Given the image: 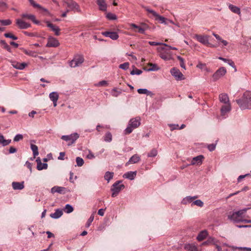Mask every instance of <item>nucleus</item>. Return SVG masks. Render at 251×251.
<instances>
[{"label":"nucleus","mask_w":251,"mask_h":251,"mask_svg":"<svg viewBox=\"0 0 251 251\" xmlns=\"http://www.w3.org/2000/svg\"><path fill=\"white\" fill-rule=\"evenodd\" d=\"M140 157L137 154H135L132 156L128 162L126 164V166H127L130 164H135L138 163L140 160Z\"/></svg>","instance_id":"17"},{"label":"nucleus","mask_w":251,"mask_h":251,"mask_svg":"<svg viewBox=\"0 0 251 251\" xmlns=\"http://www.w3.org/2000/svg\"><path fill=\"white\" fill-rule=\"evenodd\" d=\"M197 198H198L197 196H193V197H191V196L186 197L184 198V199H183V200L181 201V203L182 204L186 205L188 203H191V202H192L193 200L197 199Z\"/></svg>","instance_id":"25"},{"label":"nucleus","mask_w":251,"mask_h":251,"mask_svg":"<svg viewBox=\"0 0 251 251\" xmlns=\"http://www.w3.org/2000/svg\"><path fill=\"white\" fill-rule=\"evenodd\" d=\"M65 3L72 10H76L77 11H80L78 4L73 0H68L65 2Z\"/></svg>","instance_id":"11"},{"label":"nucleus","mask_w":251,"mask_h":251,"mask_svg":"<svg viewBox=\"0 0 251 251\" xmlns=\"http://www.w3.org/2000/svg\"><path fill=\"white\" fill-rule=\"evenodd\" d=\"M177 58L180 62V65L181 67L185 69V66L184 65V59L180 56H178Z\"/></svg>","instance_id":"59"},{"label":"nucleus","mask_w":251,"mask_h":251,"mask_svg":"<svg viewBox=\"0 0 251 251\" xmlns=\"http://www.w3.org/2000/svg\"><path fill=\"white\" fill-rule=\"evenodd\" d=\"M84 58L82 55L77 54L75 56L74 59L70 62L71 67H76L80 65L84 62Z\"/></svg>","instance_id":"6"},{"label":"nucleus","mask_w":251,"mask_h":251,"mask_svg":"<svg viewBox=\"0 0 251 251\" xmlns=\"http://www.w3.org/2000/svg\"><path fill=\"white\" fill-rule=\"evenodd\" d=\"M218 241L214 238L210 237L206 242L203 243V244H213L217 245Z\"/></svg>","instance_id":"37"},{"label":"nucleus","mask_w":251,"mask_h":251,"mask_svg":"<svg viewBox=\"0 0 251 251\" xmlns=\"http://www.w3.org/2000/svg\"><path fill=\"white\" fill-rule=\"evenodd\" d=\"M219 100L220 102L225 103V104L230 103L229 102V98L228 95L226 93H222L219 95Z\"/></svg>","instance_id":"21"},{"label":"nucleus","mask_w":251,"mask_h":251,"mask_svg":"<svg viewBox=\"0 0 251 251\" xmlns=\"http://www.w3.org/2000/svg\"><path fill=\"white\" fill-rule=\"evenodd\" d=\"M114 173L110 172H106L104 175V179L107 180L108 182L113 178Z\"/></svg>","instance_id":"35"},{"label":"nucleus","mask_w":251,"mask_h":251,"mask_svg":"<svg viewBox=\"0 0 251 251\" xmlns=\"http://www.w3.org/2000/svg\"><path fill=\"white\" fill-rule=\"evenodd\" d=\"M63 214V212L62 210L60 209H57L55 210V211L53 213H51L50 215V217L53 219H58L60 218Z\"/></svg>","instance_id":"26"},{"label":"nucleus","mask_w":251,"mask_h":251,"mask_svg":"<svg viewBox=\"0 0 251 251\" xmlns=\"http://www.w3.org/2000/svg\"><path fill=\"white\" fill-rule=\"evenodd\" d=\"M108 84L107 81L106 80H102L96 84L97 86H106Z\"/></svg>","instance_id":"58"},{"label":"nucleus","mask_w":251,"mask_h":251,"mask_svg":"<svg viewBox=\"0 0 251 251\" xmlns=\"http://www.w3.org/2000/svg\"><path fill=\"white\" fill-rule=\"evenodd\" d=\"M159 56L162 59L165 60H168L170 59L169 56L167 54H165L163 52H160Z\"/></svg>","instance_id":"53"},{"label":"nucleus","mask_w":251,"mask_h":251,"mask_svg":"<svg viewBox=\"0 0 251 251\" xmlns=\"http://www.w3.org/2000/svg\"><path fill=\"white\" fill-rule=\"evenodd\" d=\"M226 73V70L224 67H221L213 75L212 78L214 81H217L221 77L224 76Z\"/></svg>","instance_id":"9"},{"label":"nucleus","mask_w":251,"mask_h":251,"mask_svg":"<svg viewBox=\"0 0 251 251\" xmlns=\"http://www.w3.org/2000/svg\"><path fill=\"white\" fill-rule=\"evenodd\" d=\"M186 251H198L197 247L193 244H188L185 245Z\"/></svg>","instance_id":"28"},{"label":"nucleus","mask_w":251,"mask_h":251,"mask_svg":"<svg viewBox=\"0 0 251 251\" xmlns=\"http://www.w3.org/2000/svg\"><path fill=\"white\" fill-rule=\"evenodd\" d=\"M24 182H13L12 186L14 190H22L24 188Z\"/></svg>","instance_id":"24"},{"label":"nucleus","mask_w":251,"mask_h":251,"mask_svg":"<svg viewBox=\"0 0 251 251\" xmlns=\"http://www.w3.org/2000/svg\"><path fill=\"white\" fill-rule=\"evenodd\" d=\"M48 168V164L47 163H42L41 162L38 163L37 165V169L38 170L41 171L43 169H47Z\"/></svg>","instance_id":"36"},{"label":"nucleus","mask_w":251,"mask_h":251,"mask_svg":"<svg viewBox=\"0 0 251 251\" xmlns=\"http://www.w3.org/2000/svg\"><path fill=\"white\" fill-rule=\"evenodd\" d=\"M216 144H211L208 145L207 148L210 151H213L215 149Z\"/></svg>","instance_id":"60"},{"label":"nucleus","mask_w":251,"mask_h":251,"mask_svg":"<svg viewBox=\"0 0 251 251\" xmlns=\"http://www.w3.org/2000/svg\"><path fill=\"white\" fill-rule=\"evenodd\" d=\"M141 125V118L137 117L132 118L128 123L127 127L125 130L126 134H129L132 132L133 129L137 128Z\"/></svg>","instance_id":"3"},{"label":"nucleus","mask_w":251,"mask_h":251,"mask_svg":"<svg viewBox=\"0 0 251 251\" xmlns=\"http://www.w3.org/2000/svg\"><path fill=\"white\" fill-rule=\"evenodd\" d=\"M46 23L47 24V26L50 28L53 31H55L56 28L58 27L57 26H56L50 23L49 21H46Z\"/></svg>","instance_id":"51"},{"label":"nucleus","mask_w":251,"mask_h":251,"mask_svg":"<svg viewBox=\"0 0 251 251\" xmlns=\"http://www.w3.org/2000/svg\"><path fill=\"white\" fill-rule=\"evenodd\" d=\"M11 142V140H5L4 139V136L0 134V144H1L3 146H6L9 145Z\"/></svg>","instance_id":"32"},{"label":"nucleus","mask_w":251,"mask_h":251,"mask_svg":"<svg viewBox=\"0 0 251 251\" xmlns=\"http://www.w3.org/2000/svg\"><path fill=\"white\" fill-rule=\"evenodd\" d=\"M120 94L121 91H118L117 88H114L111 91V95L114 97H117Z\"/></svg>","instance_id":"44"},{"label":"nucleus","mask_w":251,"mask_h":251,"mask_svg":"<svg viewBox=\"0 0 251 251\" xmlns=\"http://www.w3.org/2000/svg\"><path fill=\"white\" fill-rule=\"evenodd\" d=\"M97 3L99 5L100 10L103 11L106 10L107 5L104 0H97Z\"/></svg>","instance_id":"23"},{"label":"nucleus","mask_w":251,"mask_h":251,"mask_svg":"<svg viewBox=\"0 0 251 251\" xmlns=\"http://www.w3.org/2000/svg\"><path fill=\"white\" fill-rule=\"evenodd\" d=\"M16 25L20 29H27L31 26L30 24L25 22L24 21L18 19L16 20Z\"/></svg>","instance_id":"13"},{"label":"nucleus","mask_w":251,"mask_h":251,"mask_svg":"<svg viewBox=\"0 0 251 251\" xmlns=\"http://www.w3.org/2000/svg\"><path fill=\"white\" fill-rule=\"evenodd\" d=\"M205 67H206V64H204V63H202L201 62H199L198 63V64L197 65V68H198L200 69H201V70H204V69L205 68Z\"/></svg>","instance_id":"61"},{"label":"nucleus","mask_w":251,"mask_h":251,"mask_svg":"<svg viewBox=\"0 0 251 251\" xmlns=\"http://www.w3.org/2000/svg\"><path fill=\"white\" fill-rule=\"evenodd\" d=\"M74 210V208L73 207L69 204H67L65 205V208H64V211L66 213H70L71 212H72Z\"/></svg>","instance_id":"40"},{"label":"nucleus","mask_w":251,"mask_h":251,"mask_svg":"<svg viewBox=\"0 0 251 251\" xmlns=\"http://www.w3.org/2000/svg\"><path fill=\"white\" fill-rule=\"evenodd\" d=\"M49 97L51 100L55 101L58 100L59 95L57 92H53L50 94Z\"/></svg>","instance_id":"33"},{"label":"nucleus","mask_w":251,"mask_h":251,"mask_svg":"<svg viewBox=\"0 0 251 251\" xmlns=\"http://www.w3.org/2000/svg\"><path fill=\"white\" fill-rule=\"evenodd\" d=\"M157 151L155 149H152L151 151L148 154V156L149 157H155L157 154Z\"/></svg>","instance_id":"42"},{"label":"nucleus","mask_w":251,"mask_h":251,"mask_svg":"<svg viewBox=\"0 0 251 251\" xmlns=\"http://www.w3.org/2000/svg\"><path fill=\"white\" fill-rule=\"evenodd\" d=\"M76 162L77 166L78 167H81L84 164L83 159L80 157H77L76 158Z\"/></svg>","instance_id":"43"},{"label":"nucleus","mask_w":251,"mask_h":251,"mask_svg":"<svg viewBox=\"0 0 251 251\" xmlns=\"http://www.w3.org/2000/svg\"><path fill=\"white\" fill-rule=\"evenodd\" d=\"M226 63H227L230 66H231L233 68H234L235 72L237 71V69H236V66L235 65V64L232 60H231L230 59H228L227 62H226Z\"/></svg>","instance_id":"57"},{"label":"nucleus","mask_w":251,"mask_h":251,"mask_svg":"<svg viewBox=\"0 0 251 251\" xmlns=\"http://www.w3.org/2000/svg\"><path fill=\"white\" fill-rule=\"evenodd\" d=\"M196 205L199 207H202L203 205V202L200 200H197L193 201L192 205Z\"/></svg>","instance_id":"46"},{"label":"nucleus","mask_w":251,"mask_h":251,"mask_svg":"<svg viewBox=\"0 0 251 251\" xmlns=\"http://www.w3.org/2000/svg\"><path fill=\"white\" fill-rule=\"evenodd\" d=\"M162 45L164 46V47H162L157 48V50L159 52H167L168 50H172V48L173 47L165 43H162Z\"/></svg>","instance_id":"30"},{"label":"nucleus","mask_w":251,"mask_h":251,"mask_svg":"<svg viewBox=\"0 0 251 251\" xmlns=\"http://www.w3.org/2000/svg\"><path fill=\"white\" fill-rule=\"evenodd\" d=\"M129 66V63L128 62H125L123 64H120L119 65V68L123 69L124 70H127Z\"/></svg>","instance_id":"47"},{"label":"nucleus","mask_w":251,"mask_h":251,"mask_svg":"<svg viewBox=\"0 0 251 251\" xmlns=\"http://www.w3.org/2000/svg\"><path fill=\"white\" fill-rule=\"evenodd\" d=\"M142 73V71L141 70L136 69L135 70H133L131 71L130 72V74L131 75H139L141 74Z\"/></svg>","instance_id":"55"},{"label":"nucleus","mask_w":251,"mask_h":251,"mask_svg":"<svg viewBox=\"0 0 251 251\" xmlns=\"http://www.w3.org/2000/svg\"><path fill=\"white\" fill-rule=\"evenodd\" d=\"M23 139V136L22 134H19L16 135L14 138V142H18Z\"/></svg>","instance_id":"54"},{"label":"nucleus","mask_w":251,"mask_h":251,"mask_svg":"<svg viewBox=\"0 0 251 251\" xmlns=\"http://www.w3.org/2000/svg\"><path fill=\"white\" fill-rule=\"evenodd\" d=\"M11 64L12 65V66L17 69H19V70H23L25 68V67L26 66H27V64L26 63H25V62H23V63H20V62H17V61H11Z\"/></svg>","instance_id":"15"},{"label":"nucleus","mask_w":251,"mask_h":251,"mask_svg":"<svg viewBox=\"0 0 251 251\" xmlns=\"http://www.w3.org/2000/svg\"><path fill=\"white\" fill-rule=\"evenodd\" d=\"M231 110V106L230 103H228L223 105L221 108V116L226 118V114L230 112Z\"/></svg>","instance_id":"12"},{"label":"nucleus","mask_w":251,"mask_h":251,"mask_svg":"<svg viewBox=\"0 0 251 251\" xmlns=\"http://www.w3.org/2000/svg\"><path fill=\"white\" fill-rule=\"evenodd\" d=\"M106 18L109 20H116L117 19L116 16L111 13H108L106 15Z\"/></svg>","instance_id":"50"},{"label":"nucleus","mask_w":251,"mask_h":251,"mask_svg":"<svg viewBox=\"0 0 251 251\" xmlns=\"http://www.w3.org/2000/svg\"><path fill=\"white\" fill-rule=\"evenodd\" d=\"M102 34L106 37H108L112 40H117L119 37V35L116 32L105 31L103 32Z\"/></svg>","instance_id":"20"},{"label":"nucleus","mask_w":251,"mask_h":251,"mask_svg":"<svg viewBox=\"0 0 251 251\" xmlns=\"http://www.w3.org/2000/svg\"><path fill=\"white\" fill-rule=\"evenodd\" d=\"M79 138V135L77 133H74L69 135H62L61 138L66 141H71L68 145H71L74 143L75 141Z\"/></svg>","instance_id":"8"},{"label":"nucleus","mask_w":251,"mask_h":251,"mask_svg":"<svg viewBox=\"0 0 251 251\" xmlns=\"http://www.w3.org/2000/svg\"><path fill=\"white\" fill-rule=\"evenodd\" d=\"M207 235V232L206 230H204L201 231L198 234L197 239L198 241H202L204 239Z\"/></svg>","instance_id":"27"},{"label":"nucleus","mask_w":251,"mask_h":251,"mask_svg":"<svg viewBox=\"0 0 251 251\" xmlns=\"http://www.w3.org/2000/svg\"><path fill=\"white\" fill-rule=\"evenodd\" d=\"M65 190V188L63 187H60V186H55L53 187L51 189V192L52 194H54L55 193H58L59 194H64V191Z\"/></svg>","instance_id":"22"},{"label":"nucleus","mask_w":251,"mask_h":251,"mask_svg":"<svg viewBox=\"0 0 251 251\" xmlns=\"http://www.w3.org/2000/svg\"><path fill=\"white\" fill-rule=\"evenodd\" d=\"M229 8L232 12L239 15L241 14L240 9L238 7L232 4H230L229 5Z\"/></svg>","instance_id":"31"},{"label":"nucleus","mask_w":251,"mask_h":251,"mask_svg":"<svg viewBox=\"0 0 251 251\" xmlns=\"http://www.w3.org/2000/svg\"><path fill=\"white\" fill-rule=\"evenodd\" d=\"M21 17L23 18H25L31 20L36 25H39L40 24V22L36 19L35 16L33 14H28L25 13L21 15Z\"/></svg>","instance_id":"16"},{"label":"nucleus","mask_w":251,"mask_h":251,"mask_svg":"<svg viewBox=\"0 0 251 251\" xmlns=\"http://www.w3.org/2000/svg\"><path fill=\"white\" fill-rule=\"evenodd\" d=\"M137 175V171H130L124 174L123 177L129 180H133L136 177Z\"/></svg>","instance_id":"19"},{"label":"nucleus","mask_w":251,"mask_h":251,"mask_svg":"<svg viewBox=\"0 0 251 251\" xmlns=\"http://www.w3.org/2000/svg\"><path fill=\"white\" fill-rule=\"evenodd\" d=\"M172 75L174 76L177 80H180L184 79L183 74L180 71L175 68H173L170 71Z\"/></svg>","instance_id":"10"},{"label":"nucleus","mask_w":251,"mask_h":251,"mask_svg":"<svg viewBox=\"0 0 251 251\" xmlns=\"http://www.w3.org/2000/svg\"><path fill=\"white\" fill-rule=\"evenodd\" d=\"M169 126L171 127V130H173L176 129H179L178 125L176 124H170Z\"/></svg>","instance_id":"62"},{"label":"nucleus","mask_w":251,"mask_h":251,"mask_svg":"<svg viewBox=\"0 0 251 251\" xmlns=\"http://www.w3.org/2000/svg\"><path fill=\"white\" fill-rule=\"evenodd\" d=\"M30 4L34 8H37L39 9V8H41V5L37 3L34 0H28Z\"/></svg>","instance_id":"48"},{"label":"nucleus","mask_w":251,"mask_h":251,"mask_svg":"<svg viewBox=\"0 0 251 251\" xmlns=\"http://www.w3.org/2000/svg\"><path fill=\"white\" fill-rule=\"evenodd\" d=\"M144 8L147 11L152 15L156 21H158L161 24L168 25V19L159 15L155 11L150 9L147 7H144Z\"/></svg>","instance_id":"5"},{"label":"nucleus","mask_w":251,"mask_h":251,"mask_svg":"<svg viewBox=\"0 0 251 251\" xmlns=\"http://www.w3.org/2000/svg\"><path fill=\"white\" fill-rule=\"evenodd\" d=\"M31 149L33 151V154L34 158H35L36 156L39 154L38 147L34 144H31L30 145Z\"/></svg>","instance_id":"34"},{"label":"nucleus","mask_w":251,"mask_h":251,"mask_svg":"<svg viewBox=\"0 0 251 251\" xmlns=\"http://www.w3.org/2000/svg\"><path fill=\"white\" fill-rule=\"evenodd\" d=\"M65 152H61L59 153V156L58 157V159L59 160H64V156H65Z\"/></svg>","instance_id":"63"},{"label":"nucleus","mask_w":251,"mask_h":251,"mask_svg":"<svg viewBox=\"0 0 251 251\" xmlns=\"http://www.w3.org/2000/svg\"><path fill=\"white\" fill-rule=\"evenodd\" d=\"M204 158V157L202 155H198L196 157L193 158L191 165H194L196 164L201 165L202 163V160Z\"/></svg>","instance_id":"18"},{"label":"nucleus","mask_w":251,"mask_h":251,"mask_svg":"<svg viewBox=\"0 0 251 251\" xmlns=\"http://www.w3.org/2000/svg\"><path fill=\"white\" fill-rule=\"evenodd\" d=\"M121 180H118L112 185L111 191L112 192L111 195L112 197H116L120 192L125 188V185L123 184H121Z\"/></svg>","instance_id":"4"},{"label":"nucleus","mask_w":251,"mask_h":251,"mask_svg":"<svg viewBox=\"0 0 251 251\" xmlns=\"http://www.w3.org/2000/svg\"><path fill=\"white\" fill-rule=\"evenodd\" d=\"M0 43L4 49L6 50L8 52H11V49L10 46L5 42L4 40H0Z\"/></svg>","instance_id":"39"},{"label":"nucleus","mask_w":251,"mask_h":251,"mask_svg":"<svg viewBox=\"0 0 251 251\" xmlns=\"http://www.w3.org/2000/svg\"><path fill=\"white\" fill-rule=\"evenodd\" d=\"M226 63H227L230 66H231L233 68H234L235 72L237 71V69H236V66L235 65V64L232 60H231L230 59H228L227 62H226Z\"/></svg>","instance_id":"56"},{"label":"nucleus","mask_w":251,"mask_h":251,"mask_svg":"<svg viewBox=\"0 0 251 251\" xmlns=\"http://www.w3.org/2000/svg\"><path fill=\"white\" fill-rule=\"evenodd\" d=\"M94 219V216L92 214L90 217V218L88 219V220L86 223V226L87 227H88L90 226L91 223L93 221Z\"/></svg>","instance_id":"52"},{"label":"nucleus","mask_w":251,"mask_h":251,"mask_svg":"<svg viewBox=\"0 0 251 251\" xmlns=\"http://www.w3.org/2000/svg\"><path fill=\"white\" fill-rule=\"evenodd\" d=\"M249 208H244L239 211L233 212L231 215L228 216V219L236 223L244 222L245 223H251V220L243 219V215L246 212Z\"/></svg>","instance_id":"2"},{"label":"nucleus","mask_w":251,"mask_h":251,"mask_svg":"<svg viewBox=\"0 0 251 251\" xmlns=\"http://www.w3.org/2000/svg\"><path fill=\"white\" fill-rule=\"evenodd\" d=\"M4 35L6 38H9L14 40H16L18 39L17 37L11 33H6L4 34Z\"/></svg>","instance_id":"49"},{"label":"nucleus","mask_w":251,"mask_h":251,"mask_svg":"<svg viewBox=\"0 0 251 251\" xmlns=\"http://www.w3.org/2000/svg\"><path fill=\"white\" fill-rule=\"evenodd\" d=\"M16 151H17V149L13 147H11L9 149V152L10 153H13L16 152Z\"/></svg>","instance_id":"64"},{"label":"nucleus","mask_w":251,"mask_h":251,"mask_svg":"<svg viewBox=\"0 0 251 251\" xmlns=\"http://www.w3.org/2000/svg\"><path fill=\"white\" fill-rule=\"evenodd\" d=\"M137 92L140 94H146L147 95L150 96L151 97L153 95V94L151 91H149L147 89L140 88L137 90Z\"/></svg>","instance_id":"29"},{"label":"nucleus","mask_w":251,"mask_h":251,"mask_svg":"<svg viewBox=\"0 0 251 251\" xmlns=\"http://www.w3.org/2000/svg\"><path fill=\"white\" fill-rule=\"evenodd\" d=\"M59 45L58 41L53 37H49L46 45L47 47H57Z\"/></svg>","instance_id":"14"},{"label":"nucleus","mask_w":251,"mask_h":251,"mask_svg":"<svg viewBox=\"0 0 251 251\" xmlns=\"http://www.w3.org/2000/svg\"><path fill=\"white\" fill-rule=\"evenodd\" d=\"M0 23L3 25H8L11 24L12 22L10 20H1L0 19Z\"/></svg>","instance_id":"45"},{"label":"nucleus","mask_w":251,"mask_h":251,"mask_svg":"<svg viewBox=\"0 0 251 251\" xmlns=\"http://www.w3.org/2000/svg\"><path fill=\"white\" fill-rule=\"evenodd\" d=\"M150 66L151 67L150 68L148 69V71H157L159 69L158 66L155 64H150Z\"/></svg>","instance_id":"41"},{"label":"nucleus","mask_w":251,"mask_h":251,"mask_svg":"<svg viewBox=\"0 0 251 251\" xmlns=\"http://www.w3.org/2000/svg\"><path fill=\"white\" fill-rule=\"evenodd\" d=\"M241 109H251V92H245L241 99L236 100Z\"/></svg>","instance_id":"1"},{"label":"nucleus","mask_w":251,"mask_h":251,"mask_svg":"<svg viewBox=\"0 0 251 251\" xmlns=\"http://www.w3.org/2000/svg\"><path fill=\"white\" fill-rule=\"evenodd\" d=\"M195 37L197 40L201 43V44L209 46L210 47H215V46L211 44L209 42L208 38L209 36L207 35H201L196 34L195 35Z\"/></svg>","instance_id":"7"},{"label":"nucleus","mask_w":251,"mask_h":251,"mask_svg":"<svg viewBox=\"0 0 251 251\" xmlns=\"http://www.w3.org/2000/svg\"><path fill=\"white\" fill-rule=\"evenodd\" d=\"M112 140V135L110 132L106 133L104 136V140L107 142H110Z\"/></svg>","instance_id":"38"}]
</instances>
